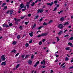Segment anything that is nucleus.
<instances>
[{
	"instance_id": "1",
	"label": "nucleus",
	"mask_w": 73,
	"mask_h": 73,
	"mask_svg": "<svg viewBox=\"0 0 73 73\" xmlns=\"http://www.w3.org/2000/svg\"><path fill=\"white\" fill-rule=\"evenodd\" d=\"M48 35V33H43L41 34V35H39L38 36H37V37L39 38V37H42V36H46Z\"/></svg>"
},
{
	"instance_id": "2",
	"label": "nucleus",
	"mask_w": 73,
	"mask_h": 73,
	"mask_svg": "<svg viewBox=\"0 0 73 73\" xmlns=\"http://www.w3.org/2000/svg\"><path fill=\"white\" fill-rule=\"evenodd\" d=\"M57 27L60 29H62L64 28V26L62 24H60L58 25Z\"/></svg>"
},
{
	"instance_id": "3",
	"label": "nucleus",
	"mask_w": 73,
	"mask_h": 73,
	"mask_svg": "<svg viewBox=\"0 0 73 73\" xmlns=\"http://www.w3.org/2000/svg\"><path fill=\"white\" fill-rule=\"evenodd\" d=\"M43 11L44 10L42 9H38L37 11V13H38L39 12H40V13H42V12H43Z\"/></svg>"
},
{
	"instance_id": "4",
	"label": "nucleus",
	"mask_w": 73,
	"mask_h": 73,
	"mask_svg": "<svg viewBox=\"0 0 73 73\" xmlns=\"http://www.w3.org/2000/svg\"><path fill=\"white\" fill-rule=\"evenodd\" d=\"M54 3L53 2H52L51 3H47V5H50V7H51L52 5H53V4Z\"/></svg>"
},
{
	"instance_id": "5",
	"label": "nucleus",
	"mask_w": 73,
	"mask_h": 73,
	"mask_svg": "<svg viewBox=\"0 0 73 73\" xmlns=\"http://www.w3.org/2000/svg\"><path fill=\"white\" fill-rule=\"evenodd\" d=\"M3 28H7V27H9V26H8V25H7V24H4L3 25Z\"/></svg>"
},
{
	"instance_id": "6",
	"label": "nucleus",
	"mask_w": 73,
	"mask_h": 73,
	"mask_svg": "<svg viewBox=\"0 0 73 73\" xmlns=\"http://www.w3.org/2000/svg\"><path fill=\"white\" fill-rule=\"evenodd\" d=\"M7 62L6 61H5L4 62H2L1 64V65H4V66H5L6 65V62Z\"/></svg>"
},
{
	"instance_id": "7",
	"label": "nucleus",
	"mask_w": 73,
	"mask_h": 73,
	"mask_svg": "<svg viewBox=\"0 0 73 73\" xmlns=\"http://www.w3.org/2000/svg\"><path fill=\"white\" fill-rule=\"evenodd\" d=\"M33 32H32L31 33H30L29 34V35H30L31 37H32L33 36Z\"/></svg>"
},
{
	"instance_id": "8",
	"label": "nucleus",
	"mask_w": 73,
	"mask_h": 73,
	"mask_svg": "<svg viewBox=\"0 0 73 73\" xmlns=\"http://www.w3.org/2000/svg\"><path fill=\"white\" fill-rule=\"evenodd\" d=\"M68 45H70V46H71V47H73V44L72 43L69 42L68 44Z\"/></svg>"
},
{
	"instance_id": "9",
	"label": "nucleus",
	"mask_w": 73,
	"mask_h": 73,
	"mask_svg": "<svg viewBox=\"0 0 73 73\" xmlns=\"http://www.w3.org/2000/svg\"><path fill=\"white\" fill-rule=\"evenodd\" d=\"M20 7H21V8H24V4L23 3H21V4L20 6Z\"/></svg>"
},
{
	"instance_id": "10",
	"label": "nucleus",
	"mask_w": 73,
	"mask_h": 73,
	"mask_svg": "<svg viewBox=\"0 0 73 73\" xmlns=\"http://www.w3.org/2000/svg\"><path fill=\"white\" fill-rule=\"evenodd\" d=\"M62 33H63V31H60L59 32V33H58V35H61V34H62Z\"/></svg>"
},
{
	"instance_id": "11",
	"label": "nucleus",
	"mask_w": 73,
	"mask_h": 73,
	"mask_svg": "<svg viewBox=\"0 0 73 73\" xmlns=\"http://www.w3.org/2000/svg\"><path fill=\"white\" fill-rule=\"evenodd\" d=\"M28 62L29 65H31V64H32V61H31V60L28 61Z\"/></svg>"
},
{
	"instance_id": "12",
	"label": "nucleus",
	"mask_w": 73,
	"mask_h": 73,
	"mask_svg": "<svg viewBox=\"0 0 73 73\" xmlns=\"http://www.w3.org/2000/svg\"><path fill=\"white\" fill-rule=\"evenodd\" d=\"M10 15H12L13 13V11L12 10H10Z\"/></svg>"
},
{
	"instance_id": "13",
	"label": "nucleus",
	"mask_w": 73,
	"mask_h": 73,
	"mask_svg": "<svg viewBox=\"0 0 73 73\" xmlns=\"http://www.w3.org/2000/svg\"><path fill=\"white\" fill-rule=\"evenodd\" d=\"M30 56V55H26V56L25 57V58H28Z\"/></svg>"
},
{
	"instance_id": "14",
	"label": "nucleus",
	"mask_w": 73,
	"mask_h": 73,
	"mask_svg": "<svg viewBox=\"0 0 73 73\" xmlns=\"http://www.w3.org/2000/svg\"><path fill=\"white\" fill-rule=\"evenodd\" d=\"M69 25V23L68 22H67L64 24V25L65 26V25Z\"/></svg>"
},
{
	"instance_id": "15",
	"label": "nucleus",
	"mask_w": 73,
	"mask_h": 73,
	"mask_svg": "<svg viewBox=\"0 0 73 73\" xmlns=\"http://www.w3.org/2000/svg\"><path fill=\"white\" fill-rule=\"evenodd\" d=\"M11 53H13V52L14 53H16V50H13L12 51H11Z\"/></svg>"
},
{
	"instance_id": "16",
	"label": "nucleus",
	"mask_w": 73,
	"mask_h": 73,
	"mask_svg": "<svg viewBox=\"0 0 73 73\" xmlns=\"http://www.w3.org/2000/svg\"><path fill=\"white\" fill-rule=\"evenodd\" d=\"M24 57H25V56H24V55H22V56H21V57L22 58V60H24Z\"/></svg>"
},
{
	"instance_id": "17",
	"label": "nucleus",
	"mask_w": 73,
	"mask_h": 73,
	"mask_svg": "<svg viewBox=\"0 0 73 73\" xmlns=\"http://www.w3.org/2000/svg\"><path fill=\"white\" fill-rule=\"evenodd\" d=\"M20 64H18L16 67V68H17H17H19L20 66Z\"/></svg>"
},
{
	"instance_id": "18",
	"label": "nucleus",
	"mask_w": 73,
	"mask_h": 73,
	"mask_svg": "<svg viewBox=\"0 0 73 73\" xmlns=\"http://www.w3.org/2000/svg\"><path fill=\"white\" fill-rule=\"evenodd\" d=\"M9 27H11V26H12V25H12V23H10L9 22Z\"/></svg>"
},
{
	"instance_id": "19",
	"label": "nucleus",
	"mask_w": 73,
	"mask_h": 73,
	"mask_svg": "<svg viewBox=\"0 0 73 73\" xmlns=\"http://www.w3.org/2000/svg\"><path fill=\"white\" fill-rule=\"evenodd\" d=\"M36 24L35 23L34 24V26H33V29L34 28H35V27H36Z\"/></svg>"
},
{
	"instance_id": "20",
	"label": "nucleus",
	"mask_w": 73,
	"mask_h": 73,
	"mask_svg": "<svg viewBox=\"0 0 73 73\" xmlns=\"http://www.w3.org/2000/svg\"><path fill=\"white\" fill-rule=\"evenodd\" d=\"M66 50H69L70 49V48L69 47H67L65 48Z\"/></svg>"
},
{
	"instance_id": "21",
	"label": "nucleus",
	"mask_w": 73,
	"mask_h": 73,
	"mask_svg": "<svg viewBox=\"0 0 73 73\" xmlns=\"http://www.w3.org/2000/svg\"><path fill=\"white\" fill-rule=\"evenodd\" d=\"M57 9V7H55L54 8V9L53 10V11H56Z\"/></svg>"
},
{
	"instance_id": "22",
	"label": "nucleus",
	"mask_w": 73,
	"mask_h": 73,
	"mask_svg": "<svg viewBox=\"0 0 73 73\" xmlns=\"http://www.w3.org/2000/svg\"><path fill=\"white\" fill-rule=\"evenodd\" d=\"M65 61H68L69 60V58H67V57H66L65 59Z\"/></svg>"
},
{
	"instance_id": "23",
	"label": "nucleus",
	"mask_w": 73,
	"mask_h": 73,
	"mask_svg": "<svg viewBox=\"0 0 73 73\" xmlns=\"http://www.w3.org/2000/svg\"><path fill=\"white\" fill-rule=\"evenodd\" d=\"M35 2H33L32 3V4L31 5V6H34L35 5Z\"/></svg>"
},
{
	"instance_id": "24",
	"label": "nucleus",
	"mask_w": 73,
	"mask_h": 73,
	"mask_svg": "<svg viewBox=\"0 0 73 73\" xmlns=\"http://www.w3.org/2000/svg\"><path fill=\"white\" fill-rule=\"evenodd\" d=\"M60 21H64V17H62L60 18Z\"/></svg>"
},
{
	"instance_id": "25",
	"label": "nucleus",
	"mask_w": 73,
	"mask_h": 73,
	"mask_svg": "<svg viewBox=\"0 0 73 73\" xmlns=\"http://www.w3.org/2000/svg\"><path fill=\"white\" fill-rule=\"evenodd\" d=\"M43 20V18H42V17L41 18V19H40L39 21H40V22H41V21H42Z\"/></svg>"
},
{
	"instance_id": "26",
	"label": "nucleus",
	"mask_w": 73,
	"mask_h": 73,
	"mask_svg": "<svg viewBox=\"0 0 73 73\" xmlns=\"http://www.w3.org/2000/svg\"><path fill=\"white\" fill-rule=\"evenodd\" d=\"M34 57V55L32 54L31 56V59H33Z\"/></svg>"
},
{
	"instance_id": "27",
	"label": "nucleus",
	"mask_w": 73,
	"mask_h": 73,
	"mask_svg": "<svg viewBox=\"0 0 73 73\" xmlns=\"http://www.w3.org/2000/svg\"><path fill=\"white\" fill-rule=\"evenodd\" d=\"M6 9H7V6H5L4 7V8L3 9V10H4Z\"/></svg>"
},
{
	"instance_id": "28",
	"label": "nucleus",
	"mask_w": 73,
	"mask_h": 73,
	"mask_svg": "<svg viewBox=\"0 0 73 73\" xmlns=\"http://www.w3.org/2000/svg\"><path fill=\"white\" fill-rule=\"evenodd\" d=\"M6 5V3H3L2 5V7H3L4 5Z\"/></svg>"
},
{
	"instance_id": "29",
	"label": "nucleus",
	"mask_w": 73,
	"mask_h": 73,
	"mask_svg": "<svg viewBox=\"0 0 73 73\" xmlns=\"http://www.w3.org/2000/svg\"><path fill=\"white\" fill-rule=\"evenodd\" d=\"M17 38H18V39L20 38V35H18L17 36Z\"/></svg>"
},
{
	"instance_id": "30",
	"label": "nucleus",
	"mask_w": 73,
	"mask_h": 73,
	"mask_svg": "<svg viewBox=\"0 0 73 73\" xmlns=\"http://www.w3.org/2000/svg\"><path fill=\"white\" fill-rule=\"evenodd\" d=\"M13 45H15V44H16V41L13 42Z\"/></svg>"
},
{
	"instance_id": "31",
	"label": "nucleus",
	"mask_w": 73,
	"mask_h": 73,
	"mask_svg": "<svg viewBox=\"0 0 73 73\" xmlns=\"http://www.w3.org/2000/svg\"><path fill=\"white\" fill-rule=\"evenodd\" d=\"M42 27H43V26H40L38 28V29L40 30V29L41 28H42Z\"/></svg>"
},
{
	"instance_id": "32",
	"label": "nucleus",
	"mask_w": 73,
	"mask_h": 73,
	"mask_svg": "<svg viewBox=\"0 0 73 73\" xmlns=\"http://www.w3.org/2000/svg\"><path fill=\"white\" fill-rule=\"evenodd\" d=\"M48 25V24L46 23L45 22H44L43 23V25Z\"/></svg>"
},
{
	"instance_id": "33",
	"label": "nucleus",
	"mask_w": 73,
	"mask_h": 73,
	"mask_svg": "<svg viewBox=\"0 0 73 73\" xmlns=\"http://www.w3.org/2000/svg\"><path fill=\"white\" fill-rule=\"evenodd\" d=\"M19 28L20 29H21V30H22L23 29V27H22V26H21L19 27Z\"/></svg>"
},
{
	"instance_id": "34",
	"label": "nucleus",
	"mask_w": 73,
	"mask_h": 73,
	"mask_svg": "<svg viewBox=\"0 0 73 73\" xmlns=\"http://www.w3.org/2000/svg\"><path fill=\"white\" fill-rule=\"evenodd\" d=\"M25 46L26 47H28V46H29V44L28 43H26V44Z\"/></svg>"
},
{
	"instance_id": "35",
	"label": "nucleus",
	"mask_w": 73,
	"mask_h": 73,
	"mask_svg": "<svg viewBox=\"0 0 73 73\" xmlns=\"http://www.w3.org/2000/svg\"><path fill=\"white\" fill-rule=\"evenodd\" d=\"M6 59L5 57L2 58V61H5V60Z\"/></svg>"
},
{
	"instance_id": "36",
	"label": "nucleus",
	"mask_w": 73,
	"mask_h": 73,
	"mask_svg": "<svg viewBox=\"0 0 73 73\" xmlns=\"http://www.w3.org/2000/svg\"><path fill=\"white\" fill-rule=\"evenodd\" d=\"M26 7H27V9H28V8H29V5H26Z\"/></svg>"
},
{
	"instance_id": "37",
	"label": "nucleus",
	"mask_w": 73,
	"mask_h": 73,
	"mask_svg": "<svg viewBox=\"0 0 73 73\" xmlns=\"http://www.w3.org/2000/svg\"><path fill=\"white\" fill-rule=\"evenodd\" d=\"M53 23L52 20H51L50 21H49V22L48 23V24H50V23Z\"/></svg>"
},
{
	"instance_id": "38",
	"label": "nucleus",
	"mask_w": 73,
	"mask_h": 73,
	"mask_svg": "<svg viewBox=\"0 0 73 73\" xmlns=\"http://www.w3.org/2000/svg\"><path fill=\"white\" fill-rule=\"evenodd\" d=\"M32 42V40H31L29 41V44H31Z\"/></svg>"
},
{
	"instance_id": "39",
	"label": "nucleus",
	"mask_w": 73,
	"mask_h": 73,
	"mask_svg": "<svg viewBox=\"0 0 73 73\" xmlns=\"http://www.w3.org/2000/svg\"><path fill=\"white\" fill-rule=\"evenodd\" d=\"M69 35H66L64 36V37H69Z\"/></svg>"
},
{
	"instance_id": "40",
	"label": "nucleus",
	"mask_w": 73,
	"mask_h": 73,
	"mask_svg": "<svg viewBox=\"0 0 73 73\" xmlns=\"http://www.w3.org/2000/svg\"><path fill=\"white\" fill-rule=\"evenodd\" d=\"M42 42L41 41H40L39 42V44L40 45H41L42 44Z\"/></svg>"
},
{
	"instance_id": "41",
	"label": "nucleus",
	"mask_w": 73,
	"mask_h": 73,
	"mask_svg": "<svg viewBox=\"0 0 73 73\" xmlns=\"http://www.w3.org/2000/svg\"><path fill=\"white\" fill-rule=\"evenodd\" d=\"M57 39V42H58L59 41H60V39L58 38V37H57L56 38Z\"/></svg>"
},
{
	"instance_id": "42",
	"label": "nucleus",
	"mask_w": 73,
	"mask_h": 73,
	"mask_svg": "<svg viewBox=\"0 0 73 73\" xmlns=\"http://www.w3.org/2000/svg\"><path fill=\"white\" fill-rule=\"evenodd\" d=\"M31 15L32 14L29 13V14H28L27 16L28 17H30Z\"/></svg>"
},
{
	"instance_id": "43",
	"label": "nucleus",
	"mask_w": 73,
	"mask_h": 73,
	"mask_svg": "<svg viewBox=\"0 0 73 73\" xmlns=\"http://www.w3.org/2000/svg\"><path fill=\"white\" fill-rule=\"evenodd\" d=\"M63 12V11H61L60 12H58L59 14H60L61 13H62Z\"/></svg>"
},
{
	"instance_id": "44",
	"label": "nucleus",
	"mask_w": 73,
	"mask_h": 73,
	"mask_svg": "<svg viewBox=\"0 0 73 73\" xmlns=\"http://www.w3.org/2000/svg\"><path fill=\"white\" fill-rule=\"evenodd\" d=\"M73 39V37L70 38L69 39L70 40H72Z\"/></svg>"
},
{
	"instance_id": "45",
	"label": "nucleus",
	"mask_w": 73,
	"mask_h": 73,
	"mask_svg": "<svg viewBox=\"0 0 73 73\" xmlns=\"http://www.w3.org/2000/svg\"><path fill=\"white\" fill-rule=\"evenodd\" d=\"M68 30L67 29H66L65 30V31H64V33H65L67 31H68Z\"/></svg>"
},
{
	"instance_id": "46",
	"label": "nucleus",
	"mask_w": 73,
	"mask_h": 73,
	"mask_svg": "<svg viewBox=\"0 0 73 73\" xmlns=\"http://www.w3.org/2000/svg\"><path fill=\"white\" fill-rule=\"evenodd\" d=\"M69 69H73V66H71L69 68Z\"/></svg>"
},
{
	"instance_id": "47",
	"label": "nucleus",
	"mask_w": 73,
	"mask_h": 73,
	"mask_svg": "<svg viewBox=\"0 0 73 73\" xmlns=\"http://www.w3.org/2000/svg\"><path fill=\"white\" fill-rule=\"evenodd\" d=\"M54 4H56V3H57V1H54Z\"/></svg>"
},
{
	"instance_id": "48",
	"label": "nucleus",
	"mask_w": 73,
	"mask_h": 73,
	"mask_svg": "<svg viewBox=\"0 0 73 73\" xmlns=\"http://www.w3.org/2000/svg\"><path fill=\"white\" fill-rule=\"evenodd\" d=\"M3 31V29H2V28L0 27V31Z\"/></svg>"
},
{
	"instance_id": "49",
	"label": "nucleus",
	"mask_w": 73,
	"mask_h": 73,
	"mask_svg": "<svg viewBox=\"0 0 73 73\" xmlns=\"http://www.w3.org/2000/svg\"><path fill=\"white\" fill-rule=\"evenodd\" d=\"M27 5H29V4H30V2H28L27 3Z\"/></svg>"
},
{
	"instance_id": "50",
	"label": "nucleus",
	"mask_w": 73,
	"mask_h": 73,
	"mask_svg": "<svg viewBox=\"0 0 73 73\" xmlns=\"http://www.w3.org/2000/svg\"><path fill=\"white\" fill-rule=\"evenodd\" d=\"M5 57V55H3L1 56V58H3V57Z\"/></svg>"
},
{
	"instance_id": "51",
	"label": "nucleus",
	"mask_w": 73,
	"mask_h": 73,
	"mask_svg": "<svg viewBox=\"0 0 73 73\" xmlns=\"http://www.w3.org/2000/svg\"><path fill=\"white\" fill-rule=\"evenodd\" d=\"M38 32H41V31L40 30L38 31L36 33V34H37Z\"/></svg>"
},
{
	"instance_id": "52",
	"label": "nucleus",
	"mask_w": 73,
	"mask_h": 73,
	"mask_svg": "<svg viewBox=\"0 0 73 73\" xmlns=\"http://www.w3.org/2000/svg\"><path fill=\"white\" fill-rule=\"evenodd\" d=\"M21 19L22 20H23V19H24V17H21Z\"/></svg>"
},
{
	"instance_id": "53",
	"label": "nucleus",
	"mask_w": 73,
	"mask_h": 73,
	"mask_svg": "<svg viewBox=\"0 0 73 73\" xmlns=\"http://www.w3.org/2000/svg\"><path fill=\"white\" fill-rule=\"evenodd\" d=\"M19 54V53H18L17 54H16V55H15L16 57H17V56H18Z\"/></svg>"
},
{
	"instance_id": "54",
	"label": "nucleus",
	"mask_w": 73,
	"mask_h": 73,
	"mask_svg": "<svg viewBox=\"0 0 73 73\" xmlns=\"http://www.w3.org/2000/svg\"><path fill=\"white\" fill-rule=\"evenodd\" d=\"M43 62H44V65H45V60H43Z\"/></svg>"
},
{
	"instance_id": "55",
	"label": "nucleus",
	"mask_w": 73,
	"mask_h": 73,
	"mask_svg": "<svg viewBox=\"0 0 73 73\" xmlns=\"http://www.w3.org/2000/svg\"><path fill=\"white\" fill-rule=\"evenodd\" d=\"M38 0H36L35 1V3H37V2H38Z\"/></svg>"
},
{
	"instance_id": "56",
	"label": "nucleus",
	"mask_w": 73,
	"mask_h": 73,
	"mask_svg": "<svg viewBox=\"0 0 73 73\" xmlns=\"http://www.w3.org/2000/svg\"><path fill=\"white\" fill-rule=\"evenodd\" d=\"M37 66V64H36L35 65H34V66L35 67V68L36 67V66Z\"/></svg>"
},
{
	"instance_id": "57",
	"label": "nucleus",
	"mask_w": 73,
	"mask_h": 73,
	"mask_svg": "<svg viewBox=\"0 0 73 73\" xmlns=\"http://www.w3.org/2000/svg\"><path fill=\"white\" fill-rule=\"evenodd\" d=\"M18 21H20V19H18L17 20V22Z\"/></svg>"
},
{
	"instance_id": "58",
	"label": "nucleus",
	"mask_w": 73,
	"mask_h": 73,
	"mask_svg": "<svg viewBox=\"0 0 73 73\" xmlns=\"http://www.w3.org/2000/svg\"><path fill=\"white\" fill-rule=\"evenodd\" d=\"M64 64H65V63H63V64H62V65L60 66L61 67V66H63V65H64Z\"/></svg>"
},
{
	"instance_id": "59",
	"label": "nucleus",
	"mask_w": 73,
	"mask_h": 73,
	"mask_svg": "<svg viewBox=\"0 0 73 73\" xmlns=\"http://www.w3.org/2000/svg\"><path fill=\"white\" fill-rule=\"evenodd\" d=\"M25 24L26 25H28V22H25Z\"/></svg>"
},
{
	"instance_id": "60",
	"label": "nucleus",
	"mask_w": 73,
	"mask_h": 73,
	"mask_svg": "<svg viewBox=\"0 0 73 73\" xmlns=\"http://www.w3.org/2000/svg\"><path fill=\"white\" fill-rule=\"evenodd\" d=\"M39 64V61H37V62L36 63V64Z\"/></svg>"
},
{
	"instance_id": "61",
	"label": "nucleus",
	"mask_w": 73,
	"mask_h": 73,
	"mask_svg": "<svg viewBox=\"0 0 73 73\" xmlns=\"http://www.w3.org/2000/svg\"><path fill=\"white\" fill-rule=\"evenodd\" d=\"M59 6H60V5L59 4H58L56 5V7L57 8V7H59Z\"/></svg>"
},
{
	"instance_id": "62",
	"label": "nucleus",
	"mask_w": 73,
	"mask_h": 73,
	"mask_svg": "<svg viewBox=\"0 0 73 73\" xmlns=\"http://www.w3.org/2000/svg\"><path fill=\"white\" fill-rule=\"evenodd\" d=\"M53 70H51V72H50V73H53Z\"/></svg>"
},
{
	"instance_id": "63",
	"label": "nucleus",
	"mask_w": 73,
	"mask_h": 73,
	"mask_svg": "<svg viewBox=\"0 0 73 73\" xmlns=\"http://www.w3.org/2000/svg\"><path fill=\"white\" fill-rule=\"evenodd\" d=\"M25 10H26V9H23L22 10V11H25Z\"/></svg>"
},
{
	"instance_id": "64",
	"label": "nucleus",
	"mask_w": 73,
	"mask_h": 73,
	"mask_svg": "<svg viewBox=\"0 0 73 73\" xmlns=\"http://www.w3.org/2000/svg\"><path fill=\"white\" fill-rule=\"evenodd\" d=\"M55 56H56V57H58V55H55Z\"/></svg>"
}]
</instances>
